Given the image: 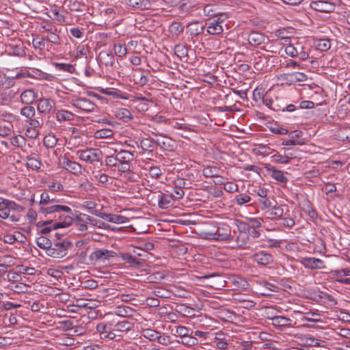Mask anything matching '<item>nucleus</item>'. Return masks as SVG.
Here are the masks:
<instances>
[{
	"instance_id": "f257e3e1",
	"label": "nucleus",
	"mask_w": 350,
	"mask_h": 350,
	"mask_svg": "<svg viewBox=\"0 0 350 350\" xmlns=\"http://www.w3.org/2000/svg\"><path fill=\"white\" fill-rule=\"evenodd\" d=\"M42 215L45 217L49 216L46 224L55 223V226L66 228L72 224L73 221V213L72 209L65 205H52L50 208H42Z\"/></svg>"
},
{
	"instance_id": "f03ea898",
	"label": "nucleus",
	"mask_w": 350,
	"mask_h": 350,
	"mask_svg": "<svg viewBox=\"0 0 350 350\" xmlns=\"http://www.w3.org/2000/svg\"><path fill=\"white\" fill-rule=\"evenodd\" d=\"M204 239L218 241H229L233 239L231 228L225 223H218L213 229L204 232Z\"/></svg>"
},
{
	"instance_id": "7ed1b4c3",
	"label": "nucleus",
	"mask_w": 350,
	"mask_h": 350,
	"mask_svg": "<svg viewBox=\"0 0 350 350\" xmlns=\"http://www.w3.org/2000/svg\"><path fill=\"white\" fill-rule=\"evenodd\" d=\"M72 246V242L68 238L53 239L51 248L48 252V256L54 258H62L67 255L68 250Z\"/></svg>"
},
{
	"instance_id": "20e7f679",
	"label": "nucleus",
	"mask_w": 350,
	"mask_h": 350,
	"mask_svg": "<svg viewBox=\"0 0 350 350\" xmlns=\"http://www.w3.org/2000/svg\"><path fill=\"white\" fill-rule=\"evenodd\" d=\"M118 162V170L121 172H127L130 171L131 163L134 160V154L133 152L126 150H115Z\"/></svg>"
},
{
	"instance_id": "39448f33",
	"label": "nucleus",
	"mask_w": 350,
	"mask_h": 350,
	"mask_svg": "<svg viewBox=\"0 0 350 350\" xmlns=\"http://www.w3.org/2000/svg\"><path fill=\"white\" fill-rule=\"evenodd\" d=\"M204 14L208 16V19L219 17L220 21H226L228 18V14L221 11V8L217 4L208 3L204 6Z\"/></svg>"
},
{
	"instance_id": "423d86ee",
	"label": "nucleus",
	"mask_w": 350,
	"mask_h": 350,
	"mask_svg": "<svg viewBox=\"0 0 350 350\" xmlns=\"http://www.w3.org/2000/svg\"><path fill=\"white\" fill-rule=\"evenodd\" d=\"M77 154L81 160L92 163L100 161L102 152L97 148H87L77 151Z\"/></svg>"
},
{
	"instance_id": "0eeeda50",
	"label": "nucleus",
	"mask_w": 350,
	"mask_h": 350,
	"mask_svg": "<svg viewBox=\"0 0 350 350\" xmlns=\"http://www.w3.org/2000/svg\"><path fill=\"white\" fill-rule=\"evenodd\" d=\"M55 104L54 100L42 97L37 100V109L40 113L48 115L55 111Z\"/></svg>"
},
{
	"instance_id": "6e6552de",
	"label": "nucleus",
	"mask_w": 350,
	"mask_h": 350,
	"mask_svg": "<svg viewBox=\"0 0 350 350\" xmlns=\"http://www.w3.org/2000/svg\"><path fill=\"white\" fill-rule=\"evenodd\" d=\"M310 8L317 12L330 13L334 11L335 5L334 3L329 1H313L310 3Z\"/></svg>"
},
{
	"instance_id": "1a4fd4ad",
	"label": "nucleus",
	"mask_w": 350,
	"mask_h": 350,
	"mask_svg": "<svg viewBox=\"0 0 350 350\" xmlns=\"http://www.w3.org/2000/svg\"><path fill=\"white\" fill-rule=\"evenodd\" d=\"M252 258L253 261L262 266H267L273 262V257L272 254L265 251L255 252L252 255Z\"/></svg>"
},
{
	"instance_id": "9d476101",
	"label": "nucleus",
	"mask_w": 350,
	"mask_h": 350,
	"mask_svg": "<svg viewBox=\"0 0 350 350\" xmlns=\"http://www.w3.org/2000/svg\"><path fill=\"white\" fill-rule=\"evenodd\" d=\"M224 21H220L218 18L206 19V26L207 27V32L211 35H217L223 32L224 29L221 23Z\"/></svg>"
},
{
	"instance_id": "9b49d317",
	"label": "nucleus",
	"mask_w": 350,
	"mask_h": 350,
	"mask_svg": "<svg viewBox=\"0 0 350 350\" xmlns=\"http://www.w3.org/2000/svg\"><path fill=\"white\" fill-rule=\"evenodd\" d=\"M72 105L86 112L94 111L96 108V105L86 98L72 100Z\"/></svg>"
},
{
	"instance_id": "f8f14e48",
	"label": "nucleus",
	"mask_w": 350,
	"mask_h": 350,
	"mask_svg": "<svg viewBox=\"0 0 350 350\" xmlns=\"http://www.w3.org/2000/svg\"><path fill=\"white\" fill-rule=\"evenodd\" d=\"M60 200L51 198L47 192H43L40 195V200L39 202V210L38 213L42 215V208H50L52 205H55V203L59 202Z\"/></svg>"
},
{
	"instance_id": "ddd939ff",
	"label": "nucleus",
	"mask_w": 350,
	"mask_h": 350,
	"mask_svg": "<svg viewBox=\"0 0 350 350\" xmlns=\"http://www.w3.org/2000/svg\"><path fill=\"white\" fill-rule=\"evenodd\" d=\"M301 263L306 268L310 269H321L325 267L324 262L315 258H304L301 260Z\"/></svg>"
},
{
	"instance_id": "4468645a",
	"label": "nucleus",
	"mask_w": 350,
	"mask_h": 350,
	"mask_svg": "<svg viewBox=\"0 0 350 350\" xmlns=\"http://www.w3.org/2000/svg\"><path fill=\"white\" fill-rule=\"evenodd\" d=\"M62 164L67 171L75 175L79 174L81 172V165L76 161L70 160L66 157L63 159Z\"/></svg>"
},
{
	"instance_id": "2eb2a0df",
	"label": "nucleus",
	"mask_w": 350,
	"mask_h": 350,
	"mask_svg": "<svg viewBox=\"0 0 350 350\" xmlns=\"http://www.w3.org/2000/svg\"><path fill=\"white\" fill-rule=\"evenodd\" d=\"M284 214V209L282 205H278L275 203L272 207L265 211V215L269 219H281Z\"/></svg>"
},
{
	"instance_id": "dca6fc26",
	"label": "nucleus",
	"mask_w": 350,
	"mask_h": 350,
	"mask_svg": "<svg viewBox=\"0 0 350 350\" xmlns=\"http://www.w3.org/2000/svg\"><path fill=\"white\" fill-rule=\"evenodd\" d=\"M265 168L269 172L270 176L276 181L281 183H286L288 178L284 175V172L281 170H277L275 167L267 165Z\"/></svg>"
},
{
	"instance_id": "f3484780",
	"label": "nucleus",
	"mask_w": 350,
	"mask_h": 350,
	"mask_svg": "<svg viewBox=\"0 0 350 350\" xmlns=\"http://www.w3.org/2000/svg\"><path fill=\"white\" fill-rule=\"evenodd\" d=\"M116 253L113 251L107 250H98L93 252L90 254L91 260H100L102 259H107L111 257H114Z\"/></svg>"
},
{
	"instance_id": "a211bd4d",
	"label": "nucleus",
	"mask_w": 350,
	"mask_h": 350,
	"mask_svg": "<svg viewBox=\"0 0 350 350\" xmlns=\"http://www.w3.org/2000/svg\"><path fill=\"white\" fill-rule=\"evenodd\" d=\"M37 98V92L33 89L24 90L21 94V100L23 104L31 105Z\"/></svg>"
},
{
	"instance_id": "6ab92c4d",
	"label": "nucleus",
	"mask_w": 350,
	"mask_h": 350,
	"mask_svg": "<svg viewBox=\"0 0 350 350\" xmlns=\"http://www.w3.org/2000/svg\"><path fill=\"white\" fill-rule=\"evenodd\" d=\"M124 1L129 6L139 10H148L151 6L149 0H124Z\"/></svg>"
},
{
	"instance_id": "aec40b11",
	"label": "nucleus",
	"mask_w": 350,
	"mask_h": 350,
	"mask_svg": "<svg viewBox=\"0 0 350 350\" xmlns=\"http://www.w3.org/2000/svg\"><path fill=\"white\" fill-rule=\"evenodd\" d=\"M265 39V36L258 31H252L247 36L249 44L254 46H258L263 43Z\"/></svg>"
},
{
	"instance_id": "412c9836",
	"label": "nucleus",
	"mask_w": 350,
	"mask_h": 350,
	"mask_svg": "<svg viewBox=\"0 0 350 350\" xmlns=\"http://www.w3.org/2000/svg\"><path fill=\"white\" fill-rule=\"evenodd\" d=\"M267 319L271 320L272 325L277 327L288 326L291 323V319L283 316H268Z\"/></svg>"
},
{
	"instance_id": "4be33fe9",
	"label": "nucleus",
	"mask_w": 350,
	"mask_h": 350,
	"mask_svg": "<svg viewBox=\"0 0 350 350\" xmlns=\"http://www.w3.org/2000/svg\"><path fill=\"white\" fill-rule=\"evenodd\" d=\"M135 310L128 306H118L116 308L115 314L122 317H132Z\"/></svg>"
},
{
	"instance_id": "5701e85b",
	"label": "nucleus",
	"mask_w": 350,
	"mask_h": 350,
	"mask_svg": "<svg viewBox=\"0 0 350 350\" xmlns=\"http://www.w3.org/2000/svg\"><path fill=\"white\" fill-rule=\"evenodd\" d=\"M100 62L105 66H113L115 62V58L112 53L107 51H100L98 55Z\"/></svg>"
},
{
	"instance_id": "b1692460",
	"label": "nucleus",
	"mask_w": 350,
	"mask_h": 350,
	"mask_svg": "<svg viewBox=\"0 0 350 350\" xmlns=\"http://www.w3.org/2000/svg\"><path fill=\"white\" fill-rule=\"evenodd\" d=\"M133 327V323L124 320L116 323L113 325V330L120 332H124L132 330Z\"/></svg>"
},
{
	"instance_id": "393cba45",
	"label": "nucleus",
	"mask_w": 350,
	"mask_h": 350,
	"mask_svg": "<svg viewBox=\"0 0 350 350\" xmlns=\"http://www.w3.org/2000/svg\"><path fill=\"white\" fill-rule=\"evenodd\" d=\"M56 119L59 122L73 120L75 115L68 110H58L56 113Z\"/></svg>"
},
{
	"instance_id": "a878e982",
	"label": "nucleus",
	"mask_w": 350,
	"mask_h": 350,
	"mask_svg": "<svg viewBox=\"0 0 350 350\" xmlns=\"http://www.w3.org/2000/svg\"><path fill=\"white\" fill-rule=\"evenodd\" d=\"M157 144L163 150L173 151L175 148V142L169 137H163L162 139H157Z\"/></svg>"
},
{
	"instance_id": "bb28decb",
	"label": "nucleus",
	"mask_w": 350,
	"mask_h": 350,
	"mask_svg": "<svg viewBox=\"0 0 350 350\" xmlns=\"http://www.w3.org/2000/svg\"><path fill=\"white\" fill-rule=\"evenodd\" d=\"M36 244L38 246L43 250H46V253L48 255L49 249L51 248L53 244V239L51 240L46 237L41 236L36 239Z\"/></svg>"
},
{
	"instance_id": "cd10ccee",
	"label": "nucleus",
	"mask_w": 350,
	"mask_h": 350,
	"mask_svg": "<svg viewBox=\"0 0 350 350\" xmlns=\"http://www.w3.org/2000/svg\"><path fill=\"white\" fill-rule=\"evenodd\" d=\"M188 27L191 31V35H199L204 32L205 25H202V23L199 21H194L191 23Z\"/></svg>"
},
{
	"instance_id": "c85d7f7f",
	"label": "nucleus",
	"mask_w": 350,
	"mask_h": 350,
	"mask_svg": "<svg viewBox=\"0 0 350 350\" xmlns=\"http://www.w3.org/2000/svg\"><path fill=\"white\" fill-rule=\"evenodd\" d=\"M219 167L215 165H208L202 170L203 175L206 178H215L218 176Z\"/></svg>"
},
{
	"instance_id": "c756f323",
	"label": "nucleus",
	"mask_w": 350,
	"mask_h": 350,
	"mask_svg": "<svg viewBox=\"0 0 350 350\" xmlns=\"http://www.w3.org/2000/svg\"><path fill=\"white\" fill-rule=\"evenodd\" d=\"M119 256L123 261L131 265H141V262L139 261V260L133 256L129 253H120Z\"/></svg>"
},
{
	"instance_id": "7c9ffc66",
	"label": "nucleus",
	"mask_w": 350,
	"mask_h": 350,
	"mask_svg": "<svg viewBox=\"0 0 350 350\" xmlns=\"http://www.w3.org/2000/svg\"><path fill=\"white\" fill-rule=\"evenodd\" d=\"M0 200H2V202L3 205L9 206V208L10 211H15L16 213H21L24 211L25 208L19 204H17L15 202L11 201L7 199H3L0 198Z\"/></svg>"
},
{
	"instance_id": "2f4dec72",
	"label": "nucleus",
	"mask_w": 350,
	"mask_h": 350,
	"mask_svg": "<svg viewBox=\"0 0 350 350\" xmlns=\"http://www.w3.org/2000/svg\"><path fill=\"white\" fill-rule=\"evenodd\" d=\"M116 116L124 122H127L133 119L131 111L129 109L124 108H121L117 110L116 112Z\"/></svg>"
},
{
	"instance_id": "473e14b6",
	"label": "nucleus",
	"mask_w": 350,
	"mask_h": 350,
	"mask_svg": "<svg viewBox=\"0 0 350 350\" xmlns=\"http://www.w3.org/2000/svg\"><path fill=\"white\" fill-rule=\"evenodd\" d=\"M178 342L187 346H194L198 343V340L193 336V331H191V334L189 333Z\"/></svg>"
},
{
	"instance_id": "72a5a7b5",
	"label": "nucleus",
	"mask_w": 350,
	"mask_h": 350,
	"mask_svg": "<svg viewBox=\"0 0 350 350\" xmlns=\"http://www.w3.org/2000/svg\"><path fill=\"white\" fill-rule=\"evenodd\" d=\"M46 220L39 221L38 226H42L43 228L40 230V233L43 234H47L51 232L53 230H57L58 227L55 226V223L45 224Z\"/></svg>"
},
{
	"instance_id": "f704fd0d",
	"label": "nucleus",
	"mask_w": 350,
	"mask_h": 350,
	"mask_svg": "<svg viewBox=\"0 0 350 350\" xmlns=\"http://www.w3.org/2000/svg\"><path fill=\"white\" fill-rule=\"evenodd\" d=\"M41 165L42 163L40 160L30 156L27 157L26 166L28 168L38 170L41 167Z\"/></svg>"
},
{
	"instance_id": "c9c22d12",
	"label": "nucleus",
	"mask_w": 350,
	"mask_h": 350,
	"mask_svg": "<svg viewBox=\"0 0 350 350\" xmlns=\"http://www.w3.org/2000/svg\"><path fill=\"white\" fill-rule=\"evenodd\" d=\"M300 49H304V47L301 46L300 44H297L296 46H294L291 44H289L285 47V53L291 57H297L298 54V51Z\"/></svg>"
},
{
	"instance_id": "e433bc0d",
	"label": "nucleus",
	"mask_w": 350,
	"mask_h": 350,
	"mask_svg": "<svg viewBox=\"0 0 350 350\" xmlns=\"http://www.w3.org/2000/svg\"><path fill=\"white\" fill-rule=\"evenodd\" d=\"M10 289L17 293H25L27 291L28 286L23 282L11 283Z\"/></svg>"
},
{
	"instance_id": "4c0bfd02",
	"label": "nucleus",
	"mask_w": 350,
	"mask_h": 350,
	"mask_svg": "<svg viewBox=\"0 0 350 350\" xmlns=\"http://www.w3.org/2000/svg\"><path fill=\"white\" fill-rule=\"evenodd\" d=\"M171 198L162 193L158 202L159 208L165 209L171 206Z\"/></svg>"
},
{
	"instance_id": "58836bf2",
	"label": "nucleus",
	"mask_w": 350,
	"mask_h": 350,
	"mask_svg": "<svg viewBox=\"0 0 350 350\" xmlns=\"http://www.w3.org/2000/svg\"><path fill=\"white\" fill-rule=\"evenodd\" d=\"M331 47L330 40L319 39L317 42V49L321 51H327Z\"/></svg>"
},
{
	"instance_id": "ea45409f",
	"label": "nucleus",
	"mask_w": 350,
	"mask_h": 350,
	"mask_svg": "<svg viewBox=\"0 0 350 350\" xmlns=\"http://www.w3.org/2000/svg\"><path fill=\"white\" fill-rule=\"evenodd\" d=\"M57 139L54 135H48L44 137L43 144L46 148H53L56 146Z\"/></svg>"
},
{
	"instance_id": "a19ab883",
	"label": "nucleus",
	"mask_w": 350,
	"mask_h": 350,
	"mask_svg": "<svg viewBox=\"0 0 350 350\" xmlns=\"http://www.w3.org/2000/svg\"><path fill=\"white\" fill-rule=\"evenodd\" d=\"M35 109L33 106L27 105V106L23 107L21 109V114L28 119L32 118L35 115Z\"/></svg>"
},
{
	"instance_id": "79ce46f5",
	"label": "nucleus",
	"mask_w": 350,
	"mask_h": 350,
	"mask_svg": "<svg viewBox=\"0 0 350 350\" xmlns=\"http://www.w3.org/2000/svg\"><path fill=\"white\" fill-rule=\"evenodd\" d=\"M232 283L236 287L241 289H247L249 287L248 282L241 277H234L232 279Z\"/></svg>"
},
{
	"instance_id": "37998d69",
	"label": "nucleus",
	"mask_w": 350,
	"mask_h": 350,
	"mask_svg": "<svg viewBox=\"0 0 350 350\" xmlns=\"http://www.w3.org/2000/svg\"><path fill=\"white\" fill-rule=\"evenodd\" d=\"M103 92L107 95L112 96L113 98H120V99H127L128 98V97L126 96V94L122 93L118 90H103Z\"/></svg>"
},
{
	"instance_id": "c03bdc74",
	"label": "nucleus",
	"mask_w": 350,
	"mask_h": 350,
	"mask_svg": "<svg viewBox=\"0 0 350 350\" xmlns=\"http://www.w3.org/2000/svg\"><path fill=\"white\" fill-rule=\"evenodd\" d=\"M105 162L107 166L118 167V162L115 150H113V153L112 154L108 155L105 157Z\"/></svg>"
},
{
	"instance_id": "a18cd8bd",
	"label": "nucleus",
	"mask_w": 350,
	"mask_h": 350,
	"mask_svg": "<svg viewBox=\"0 0 350 350\" xmlns=\"http://www.w3.org/2000/svg\"><path fill=\"white\" fill-rule=\"evenodd\" d=\"M144 97H137L136 102H137L135 108L139 112H145L148 110V105L144 102Z\"/></svg>"
},
{
	"instance_id": "49530a36",
	"label": "nucleus",
	"mask_w": 350,
	"mask_h": 350,
	"mask_svg": "<svg viewBox=\"0 0 350 350\" xmlns=\"http://www.w3.org/2000/svg\"><path fill=\"white\" fill-rule=\"evenodd\" d=\"M174 53L179 57H184L187 56L188 50L185 45L176 44L174 46Z\"/></svg>"
},
{
	"instance_id": "de8ad7c7",
	"label": "nucleus",
	"mask_w": 350,
	"mask_h": 350,
	"mask_svg": "<svg viewBox=\"0 0 350 350\" xmlns=\"http://www.w3.org/2000/svg\"><path fill=\"white\" fill-rule=\"evenodd\" d=\"M165 278V275L161 272H155L150 274L147 280L150 283H159Z\"/></svg>"
},
{
	"instance_id": "09e8293b",
	"label": "nucleus",
	"mask_w": 350,
	"mask_h": 350,
	"mask_svg": "<svg viewBox=\"0 0 350 350\" xmlns=\"http://www.w3.org/2000/svg\"><path fill=\"white\" fill-rule=\"evenodd\" d=\"M87 220H88L91 224L99 228L108 229L109 228V225L98 219H96L89 215L86 217Z\"/></svg>"
},
{
	"instance_id": "8fccbe9b",
	"label": "nucleus",
	"mask_w": 350,
	"mask_h": 350,
	"mask_svg": "<svg viewBox=\"0 0 350 350\" xmlns=\"http://www.w3.org/2000/svg\"><path fill=\"white\" fill-rule=\"evenodd\" d=\"M184 30V26L179 22H173L170 26V31L172 33L178 35Z\"/></svg>"
},
{
	"instance_id": "3c124183",
	"label": "nucleus",
	"mask_w": 350,
	"mask_h": 350,
	"mask_svg": "<svg viewBox=\"0 0 350 350\" xmlns=\"http://www.w3.org/2000/svg\"><path fill=\"white\" fill-rule=\"evenodd\" d=\"M141 148L146 151L152 152L154 150V142L149 139H143L140 142Z\"/></svg>"
},
{
	"instance_id": "603ef678",
	"label": "nucleus",
	"mask_w": 350,
	"mask_h": 350,
	"mask_svg": "<svg viewBox=\"0 0 350 350\" xmlns=\"http://www.w3.org/2000/svg\"><path fill=\"white\" fill-rule=\"evenodd\" d=\"M13 126L10 122H8L5 125H0V136L6 137L12 132Z\"/></svg>"
},
{
	"instance_id": "864d4df0",
	"label": "nucleus",
	"mask_w": 350,
	"mask_h": 350,
	"mask_svg": "<svg viewBox=\"0 0 350 350\" xmlns=\"http://www.w3.org/2000/svg\"><path fill=\"white\" fill-rule=\"evenodd\" d=\"M54 66L55 68L59 70L67 71L68 72L72 73L75 70V68L72 64H66V63H55Z\"/></svg>"
},
{
	"instance_id": "5fc2aeb1",
	"label": "nucleus",
	"mask_w": 350,
	"mask_h": 350,
	"mask_svg": "<svg viewBox=\"0 0 350 350\" xmlns=\"http://www.w3.org/2000/svg\"><path fill=\"white\" fill-rule=\"evenodd\" d=\"M113 50L115 54L118 57H124L127 53L126 47L121 44H114Z\"/></svg>"
},
{
	"instance_id": "6e6d98bb",
	"label": "nucleus",
	"mask_w": 350,
	"mask_h": 350,
	"mask_svg": "<svg viewBox=\"0 0 350 350\" xmlns=\"http://www.w3.org/2000/svg\"><path fill=\"white\" fill-rule=\"evenodd\" d=\"M159 333V332L150 329H146L143 331L144 336L152 341L157 340Z\"/></svg>"
},
{
	"instance_id": "4d7b16f0",
	"label": "nucleus",
	"mask_w": 350,
	"mask_h": 350,
	"mask_svg": "<svg viewBox=\"0 0 350 350\" xmlns=\"http://www.w3.org/2000/svg\"><path fill=\"white\" fill-rule=\"evenodd\" d=\"M235 201L237 204L241 206L245 203H247L251 201V198L250 196L245 193H241L236 196Z\"/></svg>"
},
{
	"instance_id": "13d9d810",
	"label": "nucleus",
	"mask_w": 350,
	"mask_h": 350,
	"mask_svg": "<svg viewBox=\"0 0 350 350\" xmlns=\"http://www.w3.org/2000/svg\"><path fill=\"white\" fill-rule=\"evenodd\" d=\"M56 31H53L51 33H49L46 36L45 39L53 44L59 45L60 44V38L59 36L55 33Z\"/></svg>"
},
{
	"instance_id": "bf43d9fd",
	"label": "nucleus",
	"mask_w": 350,
	"mask_h": 350,
	"mask_svg": "<svg viewBox=\"0 0 350 350\" xmlns=\"http://www.w3.org/2000/svg\"><path fill=\"white\" fill-rule=\"evenodd\" d=\"M258 202L262 210L266 209L267 211L273 206V203L267 198V196L262 198H259Z\"/></svg>"
},
{
	"instance_id": "052dcab7",
	"label": "nucleus",
	"mask_w": 350,
	"mask_h": 350,
	"mask_svg": "<svg viewBox=\"0 0 350 350\" xmlns=\"http://www.w3.org/2000/svg\"><path fill=\"white\" fill-rule=\"evenodd\" d=\"M258 202L262 210L266 209L267 211L273 206V203L267 198V196L262 198H259Z\"/></svg>"
},
{
	"instance_id": "680f3d73",
	"label": "nucleus",
	"mask_w": 350,
	"mask_h": 350,
	"mask_svg": "<svg viewBox=\"0 0 350 350\" xmlns=\"http://www.w3.org/2000/svg\"><path fill=\"white\" fill-rule=\"evenodd\" d=\"M7 278L12 283H16L22 280V277L19 273L15 271H10L7 275Z\"/></svg>"
},
{
	"instance_id": "e2e57ef3",
	"label": "nucleus",
	"mask_w": 350,
	"mask_h": 350,
	"mask_svg": "<svg viewBox=\"0 0 350 350\" xmlns=\"http://www.w3.org/2000/svg\"><path fill=\"white\" fill-rule=\"evenodd\" d=\"M157 340L163 345H168L172 343L171 337L170 336L165 334H161L160 332L158 334Z\"/></svg>"
},
{
	"instance_id": "0e129e2a",
	"label": "nucleus",
	"mask_w": 350,
	"mask_h": 350,
	"mask_svg": "<svg viewBox=\"0 0 350 350\" xmlns=\"http://www.w3.org/2000/svg\"><path fill=\"white\" fill-rule=\"evenodd\" d=\"M135 77L134 80L136 83L139 84V85H144L148 83V75H134L133 76Z\"/></svg>"
},
{
	"instance_id": "69168bd1",
	"label": "nucleus",
	"mask_w": 350,
	"mask_h": 350,
	"mask_svg": "<svg viewBox=\"0 0 350 350\" xmlns=\"http://www.w3.org/2000/svg\"><path fill=\"white\" fill-rule=\"evenodd\" d=\"M127 221V218L122 215L111 214L109 222L115 224H123Z\"/></svg>"
},
{
	"instance_id": "338daca9",
	"label": "nucleus",
	"mask_w": 350,
	"mask_h": 350,
	"mask_svg": "<svg viewBox=\"0 0 350 350\" xmlns=\"http://www.w3.org/2000/svg\"><path fill=\"white\" fill-rule=\"evenodd\" d=\"M273 161L280 163H288L290 162V158L288 157H283L281 154H275L272 156Z\"/></svg>"
},
{
	"instance_id": "774afa93",
	"label": "nucleus",
	"mask_w": 350,
	"mask_h": 350,
	"mask_svg": "<svg viewBox=\"0 0 350 350\" xmlns=\"http://www.w3.org/2000/svg\"><path fill=\"white\" fill-rule=\"evenodd\" d=\"M149 174L152 178H158L162 174V172L158 166H153L150 168Z\"/></svg>"
}]
</instances>
